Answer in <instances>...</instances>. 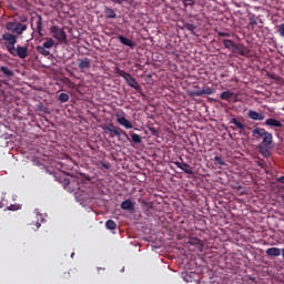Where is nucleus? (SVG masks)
<instances>
[{
    "label": "nucleus",
    "instance_id": "nucleus-1",
    "mask_svg": "<svg viewBox=\"0 0 284 284\" xmlns=\"http://www.w3.org/2000/svg\"><path fill=\"white\" fill-rule=\"evenodd\" d=\"M53 176L58 183L63 185L64 190L69 191L71 194H74L78 203H83V201L88 199V194L85 192L81 193V183H83V180L72 175L71 179L63 178L60 173H55Z\"/></svg>",
    "mask_w": 284,
    "mask_h": 284
},
{
    "label": "nucleus",
    "instance_id": "nucleus-2",
    "mask_svg": "<svg viewBox=\"0 0 284 284\" xmlns=\"http://www.w3.org/2000/svg\"><path fill=\"white\" fill-rule=\"evenodd\" d=\"M17 39L18 37L10 32H4L2 34V41H4L7 52H9L11 57H18L19 59H27L28 47H21L19 44L17 45ZM14 45H17V48Z\"/></svg>",
    "mask_w": 284,
    "mask_h": 284
},
{
    "label": "nucleus",
    "instance_id": "nucleus-3",
    "mask_svg": "<svg viewBox=\"0 0 284 284\" xmlns=\"http://www.w3.org/2000/svg\"><path fill=\"white\" fill-rule=\"evenodd\" d=\"M118 77H122L124 79L125 83L129 85V88H133V90H141V85H139V82L132 78V74L121 70L116 69Z\"/></svg>",
    "mask_w": 284,
    "mask_h": 284
},
{
    "label": "nucleus",
    "instance_id": "nucleus-4",
    "mask_svg": "<svg viewBox=\"0 0 284 284\" xmlns=\"http://www.w3.org/2000/svg\"><path fill=\"white\" fill-rule=\"evenodd\" d=\"M6 30H9V32H14V34H23V32L28 30V26L21 22H7Z\"/></svg>",
    "mask_w": 284,
    "mask_h": 284
},
{
    "label": "nucleus",
    "instance_id": "nucleus-5",
    "mask_svg": "<svg viewBox=\"0 0 284 284\" xmlns=\"http://www.w3.org/2000/svg\"><path fill=\"white\" fill-rule=\"evenodd\" d=\"M103 130L109 132L110 136H121L123 134L128 139V133H125L121 128L115 126L113 123L105 124Z\"/></svg>",
    "mask_w": 284,
    "mask_h": 284
},
{
    "label": "nucleus",
    "instance_id": "nucleus-6",
    "mask_svg": "<svg viewBox=\"0 0 284 284\" xmlns=\"http://www.w3.org/2000/svg\"><path fill=\"white\" fill-rule=\"evenodd\" d=\"M51 33L53 34V39H57L60 43H65L68 41V34H65V31L58 26L51 28Z\"/></svg>",
    "mask_w": 284,
    "mask_h": 284
},
{
    "label": "nucleus",
    "instance_id": "nucleus-7",
    "mask_svg": "<svg viewBox=\"0 0 284 284\" xmlns=\"http://www.w3.org/2000/svg\"><path fill=\"white\" fill-rule=\"evenodd\" d=\"M210 94H214V89L210 87H203V89L191 92V97H207Z\"/></svg>",
    "mask_w": 284,
    "mask_h": 284
},
{
    "label": "nucleus",
    "instance_id": "nucleus-8",
    "mask_svg": "<svg viewBox=\"0 0 284 284\" xmlns=\"http://www.w3.org/2000/svg\"><path fill=\"white\" fill-rule=\"evenodd\" d=\"M234 52L235 54H240V57H248L250 55V49H247L245 45L241 44V43H235V48H234Z\"/></svg>",
    "mask_w": 284,
    "mask_h": 284
},
{
    "label": "nucleus",
    "instance_id": "nucleus-9",
    "mask_svg": "<svg viewBox=\"0 0 284 284\" xmlns=\"http://www.w3.org/2000/svg\"><path fill=\"white\" fill-rule=\"evenodd\" d=\"M118 39L120 43H122V45H126L128 48H131V50H134V48H136V43H134L132 39L126 38L125 36H119Z\"/></svg>",
    "mask_w": 284,
    "mask_h": 284
},
{
    "label": "nucleus",
    "instance_id": "nucleus-10",
    "mask_svg": "<svg viewBox=\"0 0 284 284\" xmlns=\"http://www.w3.org/2000/svg\"><path fill=\"white\" fill-rule=\"evenodd\" d=\"M247 116L248 119H252V121H265V114L258 113L254 110H250Z\"/></svg>",
    "mask_w": 284,
    "mask_h": 284
},
{
    "label": "nucleus",
    "instance_id": "nucleus-11",
    "mask_svg": "<svg viewBox=\"0 0 284 284\" xmlns=\"http://www.w3.org/2000/svg\"><path fill=\"white\" fill-rule=\"evenodd\" d=\"M272 143H274V135L272 133L266 132L265 135L262 138V142L260 145H265L272 148Z\"/></svg>",
    "mask_w": 284,
    "mask_h": 284
},
{
    "label": "nucleus",
    "instance_id": "nucleus-12",
    "mask_svg": "<svg viewBox=\"0 0 284 284\" xmlns=\"http://www.w3.org/2000/svg\"><path fill=\"white\" fill-rule=\"evenodd\" d=\"M116 121L120 125H122V128H125L126 130H132V128H134L132 122H130V120H128L125 116H118Z\"/></svg>",
    "mask_w": 284,
    "mask_h": 284
},
{
    "label": "nucleus",
    "instance_id": "nucleus-13",
    "mask_svg": "<svg viewBox=\"0 0 284 284\" xmlns=\"http://www.w3.org/2000/svg\"><path fill=\"white\" fill-rule=\"evenodd\" d=\"M181 277L185 283H193V281H196V273L194 272H184L182 273Z\"/></svg>",
    "mask_w": 284,
    "mask_h": 284
},
{
    "label": "nucleus",
    "instance_id": "nucleus-14",
    "mask_svg": "<svg viewBox=\"0 0 284 284\" xmlns=\"http://www.w3.org/2000/svg\"><path fill=\"white\" fill-rule=\"evenodd\" d=\"M264 125H268L270 128H283V123L274 118L266 119Z\"/></svg>",
    "mask_w": 284,
    "mask_h": 284
},
{
    "label": "nucleus",
    "instance_id": "nucleus-15",
    "mask_svg": "<svg viewBox=\"0 0 284 284\" xmlns=\"http://www.w3.org/2000/svg\"><path fill=\"white\" fill-rule=\"evenodd\" d=\"M266 132L267 131L264 128H255L252 131V136H253V139H256L258 141V139H263L264 138Z\"/></svg>",
    "mask_w": 284,
    "mask_h": 284
},
{
    "label": "nucleus",
    "instance_id": "nucleus-16",
    "mask_svg": "<svg viewBox=\"0 0 284 284\" xmlns=\"http://www.w3.org/2000/svg\"><path fill=\"white\" fill-rule=\"evenodd\" d=\"M174 165H176V168H179L180 170H183V168H186V170H184L185 174H194V171H192V166H190V164L185 162H174Z\"/></svg>",
    "mask_w": 284,
    "mask_h": 284
},
{
    "label": "nucleus",
    "instance_id": "nucleus-17",
    "mask_svg": "<svg viewBox=\"0 0 284 284\" xmlns=\"http://www.w3.org/2000/svg\"><path fill=\"white\" fill-rule=\"evenodd\" d=\"M121 210H126L128 212H134V203L131 200H124L121 203Z\"/></svg>",
    "mask_w": 284,
    "mask_h": 284
},
{
    "label": "nucleus",
    "instance_id": "nucleus-18",
    "mask_svg": "<svg viewBox=\"0 0 284 284\" xmlns=\"http://www.w3.org/2000/svg\"><path fill=\"white\" fill-rule=\"evenodd\" d=\"M0 77L11 78L14 77V71L8 67H0Z\"/></svg>",
    "mask_w": 284,
    "mask_h": 284
},
{
    "label": "nucleus",
    "instance_id": "nucleus-19",
    "mask_svg": "<svg viewBox=\"0 0 284 284\" xmlns=\"http://www.w3.org/2000/svg\"><path fill=\"white\" fill-rule=\"evenodd\" d=\"M36 24L38 34H40V37H43V33H41L43 30V18L39 14L37 16Z\"/></svg>",
    "mask_w": 284,
    "mask_h": 284
},
{
    "label": "nucleus",
    "instance_id": "nucleus-20",
    "mask_svg": "<svg viewBox=\"0 0 284 284\" xmlns=\"http://www.w3.org/2000/svg\"><path fill=\"white\" fill-rule=\"evenodd\" d=\"M222 43H223L224 48L226 50H230L231 52H233L234 48L236 47V43L234 41L230 40V39H224L222 41Z\"/></svg>",
    "mask_w": 284,
    "mask_h": 284
},
{
    "label": "nucleus",
    "instance_id": "nucleus-21",
    "mask_svg": "<svg viewBox=\"0 0 284 284\" xmlns=\"http://www.w3.org/2000/svg\"><path fill=\"white\" fill-rule=\"evenodd\" d=\"M90 59L89 58H84L83 60H80L78 67L80 70H90Z\"/></svg>",
    "mask_w": 284,
    "mask_h": 284
},
{
    "label": "nucleus",
    "instance_id": "nucleus-22",
    "mask_svg": "<svg viewBox=\"0 0 284 284\" xmlns=\"http://www.w3.org/2000/svg\"><path fill=\"white\" fill-rule=\"evenodd\" d=\"M272 146H265V145H257V150L261 153L262 156H265V159H267V156H270V149Z\"/></svg>",
    "mask_w": 284,
    "mask_h": 284
},
{
    "label": "nucleus",
    "instance_id": "nucleus-23",
    "mask_svg": "<svg viewBox=\"0 0 284 284\" xmlns=\"http://www.w3.org/2000/svg\"><path fill=\"white\" fill-rule=\"evenodd\" d=\"M55 168L59 170V172H62V174L65 176L70 175L68 172H65V170H70V168H68V165H65V163L63 162H57L55 163Z\"/></svg>",
    "mask_w": 284,
    "mask_h": 284
},
{
    "label": "nucleus",
    "instance_id": "nucleus-24",
    "mask_svg": "<svg viewBox=\"0 0 284 284\" xmlns=\"http://www.w3.org/2000/svg\"><path fill=\"white\" fill-rule=\"evenodd\" d=\"M230 123H232L234 126H236L237 130H245V124H243V122L239 121L237 118H232Z\"/></svg>",
    "mask_w": 284,
    "mask_h": 284
},
{
    "label": "nucleus",
    "instance_id": "nucleus-25",
    "mask_svg": "<svg viewBox=\"0 0 284 284\" xmlns=\"http://www.w3.org/2000/svg\"><path fill=\"white\" fill-rule=\"evenodd\" d=\"M267 256H278L281 254V248L278 247H271L266 250Z\"/></svg>",
    "mask_w": 284,
    "mask_h": 284
},
{
    "label": "nucleus",
    "instance_id": "nucleus-26",
    "mask_svg": "<svg viewBox=\"0 0 284 284\" xmlns=\"http://www.w3.org/2000/svg\"><path fill=\"white\" fill-rule=\"evenodd\" d=\"M232 97H234V93L227 90L221 93L220 99H222V101H230Z\"/></svg>",
    "mask_w": 284,
    "mask_h": 284
},
{
    "label": "nucleus",
    "instance_id": "nucleus-27",
    "mask_svg": "<svg viewBox=\"0 0 284 284\" xmlns=\"http://www.w3.org/2000/svg\"><path fill=\"white\" fill-rule=\"evenodd\" d=\"M184 28L191 32V34H196V24L190 22L184 23Z\"/></svg>",
    "mask_w": 284,
    "mask_h": 284
},
{
    "label": "nucleus",
    "instance_id": "nucleus-28",
    "mask_svg": "<svg viewBox=\"0 0 284 284\" xmlns=\"http://www.w3.org/2000/svg\"><path fill=\"white\" fill-rule=\"evenodd\" d=\"M36 50L39 52V54H42V57H50V51H48V49L44 47L38 45Z\"/></svg>",
    "mask_w": 284,
    "mask_h": 284
},
{
    "label": "nucleus",
    "instance_id": "nucleus-29",
    "mask_svg": "<svg viewBox=\"0 0 284 284\" xmlns=\"http://www.w3.org/2000/svg\"><path fill=\"white\" fill-rule=\"evenodd\" d=\"M42 48H45L47 50L54 48V40L52 38L47 39V41L42 43Z\"/></svg>",
    "mask_w": 284,
    "mask_h": 284
},
{
    "label": "nucleus",
    "instance_id": "nucleus-30",
    "mask_svg": "<svg viewBox=\"0 0 284 284\" xmlns=\"http://www.w3.org/2000/svg\"><path fill=\"white\" fill-rule=\"evenodd\" d=\"M104 12L108 19H116V12H114V9L106 8Z\"/></svg>",
    "mask_w": 284,
    "mask_h": 284
},
{
    "label": "nucleus",
    "instance_id": "nucleus-31",
    "mask_svg": "<svg viewBox=\"0 0 284 284\" xmlns=\"http://www.w3.org/2000/svg\"><path fill=\"white\" fill-rule=\"evenodd\" d=\"M105 227L106 230H116V222H114L113 220H108L105 222Z\"/></svg>",
    "mask_w": 284,
    "mask_h": 284
},
{
    "label": "nucleus",
    "instance_id": "nucleus-32",
    "mask_svg": "<svg viewBox=\"0 0 284 284\" xmlns=\"http://www.w3.org/2000/svg\"><path fill=\"white\" fill-rule=\"evenodd\" d=\"M60 103H68L70 101V95L68 93H61L59 95Z\"/></svg>",
    "mask_w": 284,
    "mask_h": 284
},
{
    "label": "nucleus",
    "instance_id": "nucleus-33",
    "mask_svg": "<svg viewBox=\"0 0 284 284\" xmlns=\"http://www.w3.org/2000/svg\"><path fill=\"white\" fill-rule=\"evenodd\" d=\"M131 139L133 141V143H142L143 138H141V135L136 134V133H131Z\"/></svg>",
    "mask_w": 284,
    "mask_h": 284
},
{
    "label": "nucleus",
    "instance_id": "nucleus-34",
    "mask_svg": "<svg viewBox=\"0 0 284 284\" xmlns=\"http://www.w3.org/2000/svg\"><path fill=\"white\" fill-rule=\"evenodd\" d=\"M277 33L280 34V37H282V39H284V23L277 26Z\"/></svg>",
    "mask_w": 284,
    "mask_h": 284
},
{
    "label": "nucleus",
    "instance_id": "nucleus-35",
    "mask_svg": "<svg viewBox=\"0 0 284 284\" xmlns=\"http://www.w3.org/2000/svg\"><path fill=\"white\" fill-rule=\"evenodd\" d=\"M214 161L215 163H217V165H221V166L225 165V161H223V159L219 155L214 156Z\"/></svg>",
    "mask_w": 284,
    "mask_h": 284
},
{
    "label": "nucleus",
    "instance_id": "nucleus-36",
    "mask_svg": "<svg viewBox=\"0 0 284 284\" xmlns=\"http://www.w3.org/2000/svg\"><path fill=\"white\" fill-rule=\"evenodd\" d=\"M194 0H183L184 8L194 6Z\"/></svg>",
    "mask_w": 284,
    "mask_h": 284
},
{
    "label": "nucleus",
    "instance_id": "nucleus-37",
    "mask_svg": "<svg viewBox=\"0 0 284 284\" xmlns=\"http://www.w3.org/2000/svg\"><path fill=\"white\" fill-rule=\"evenodd\" d=\"M37 214V219L40 223H43L45 221V219L43 217V214L39 213V212H36Z\"/></svg>",
    "mask_w": 284,
    "mask_h": 284
},
{
    "label": "nucleus",
    "instance_id": "nucleus-38",
    "mask_svg": "<svg viewBox=\"0 0 284 284\" xmlns=\"http://www.w3.org/2000/svg\"><path fill=\"white\" fill-rule=\"evenodd\" d=\"M111 1L112 3H118V6H121L125 0H111Z\"/></svg>",
    "mask_w": 284,
    "mask_h": 284
},
{
    "label": "nucleus",
    "instance_id": "nucleus-39",
    "mask_svg": "<svg viewBox=\"0 0 284 284\" xmlns=\"http://www.w3.org/2000/svg\"><path fill=\"white\" fill-rule=\"evenodd\" d=\"M219 37H230V33L226 32H217Z\"/></svg>",
    "mask_w": 284,
    "mask_h": 284
},
{
    "label": "nucleus",
    "instance_id": "nucleus-40",
    "mask_svg": "<svg viewBox=\"0 0 284 284\" xmlns=\"http://www.w3.org/2000/svg\"><path fill=\"white\" fill-rule=\"evenodd\" d=\"M250 23H251V26H257L258 24V22L255 19H251Z\"/></svg>",
    "mask_w": 284,
    "mask_h": 284
},
{
    "label": "nucleus",
    "instance_id": "nucleus-41",
    "mask_svg": "<svg viewBox=\"0 0 284 284\" xmlns=\"http://www.w3.org/2000/svg\"><path fill=\"white\" fill-rule=\"evenodd\" d=\"M277 182H278V183H284V175L277 178Z\"/></svg>",
    "mask_w": 284,
    "mask_h": 284
},
{
    "label": "nucleus",
    "instance_id": "nucleus-42",
    "mask_svg": "<svg viewBox=\"0 0 284 284\" xmlns=\"http://www.w3.org/2000/svg\"><path fill=\"white\" fill-rule=\"evenodd\" d=\"M8 210H10L11 212H14V210H17V209L14 205L11 204L10 206H8Z\"/></svg>",
    "mask_w": 284,
    "mask_h": 284
},
{
    "label": "nucleus",
    "instance_id": "nucleus-43",
    "mask_svg": "<svg viewBox=\"0 0 284 284\" xmlns=\"http://www.w3.org/2000/svg\"><path fill=\"white\" fill-rule=\"evenodd\" d=\"M20 21H21L22 23H26V21H28V18L22 17V18L20 19Z\"/></svg>",
    "mask_w": 284,
    "mask_h": 284
},
{
    "label": "nucleus",
    "instance_id": "nucleus-44",
    "mask_svg": "<svg viewBox=\"0 0 284 284\" xmlns=\"http://www.w3.org/2000/svg\"><path fill=\"white\" fill-rule=\"evenodd\" d=\"M41 223L42 222H40L39 220L37 221V223H36V226L39 229V227H41Z\"/></svg>",
    "mask_w": 284,
    "mask_h": 284
},
{
    "label": "nucleus",
    "instance_id": "nucleus-45",
    "mask_svg": "<svg viewBox=\"0 0 284 284\" xmlns=\"http://www.w3.org/2000/svg\"><path fill=\"white\" fill-rule=\"evenodd\" d=\"M102 168H104L105 170H110V165L108 164H102Z\"/></svg>",
    "mask_w": 284,
    "mask_h": 284
},
{
    "label": "nucleus",
    "instance_id": "nucleus-46",
    "mask_svg": "<svg viewBox=\"0 0 284 284\" xmlns=\"http://www.w3.org/2000/svg\"><path fill=\"white\" fill-rule=\"evenodd\" d=\"M257 165H258V168H264L262 162H258Z\"/></svg>",
    "mask_w": 284,
    "mask_h": 284
},
{
    "label": "nucleus",
    "instance_id": "nucleus-47",
    "mask_svg": "<svg viewBox=\"0 0 284 284\" xmlns=\"http://www.w3.org/2000/svg\"><path fill=\"white\" fill-rule=\"evenodd\" d=\"M181 170H182V172H185L186 168H185V166H183V169H181Z\"/></svg>",
    "mask_w": 284,
    "mask_h": 284
},
{
    "label": "nucleus",
    "instance_id": "nucleus-48",
    "mask_svg": "<svg viewBox=\"0 0 284 284\" xmlns=\"http://www.w3.org/2000/svg\"><path fill=\"white\" fill-rule=\"evenodd\" d=\"M1 207H3V203L0 202V210H1Z\"/></svg>",
    "mask_w": 284,
    "mask_h": 284
},
{
    "label": "nucleus",
    "instance_id": "nucleus-49",
    "mask_svg": "<svg viewBox=\"0 0 284 284\" xmlns=\"http://www.w3.org/2000/svg\"><path fill=\"white\" fill-rule=\"evenodd\" d=\"M71 258H74V253H71Z\"/></svg>",
    "mask_w": 284,
    "mask_h": 284
},
{
    "label": "nucleus",
    "instance_id": "nucleus-50",
    "mask_svg": "<svg viewBox=\"0 0 284 284\" xmlns=\"http://www.w3.org/2000/svg\"><path fill=\"white\" fill-rule=\"evenodd\" d=\"M100 270H103V268H101V267H98V272H99Z\"/></svg>",
    "mask_w": 284,
    "mask_h": 284
}]
</instances>
